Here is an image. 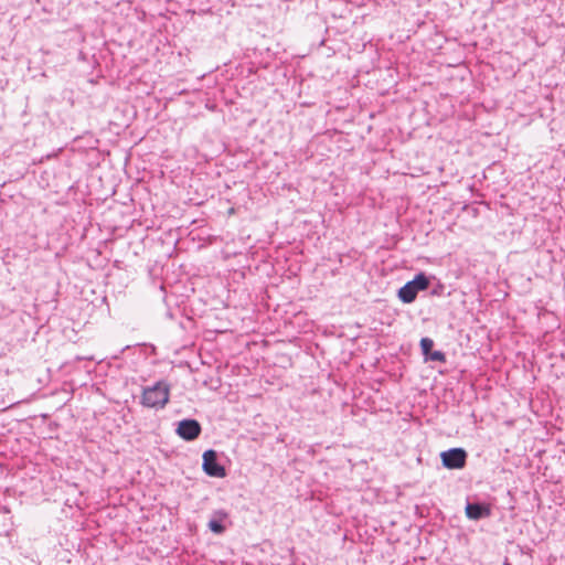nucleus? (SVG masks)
<instances>
[{"label": "nucleus", "instance_id": "4", "mask_svg": "<svg viewBox=\"0 0 565 565\" xmlns=\"http://www.w3.org/2000/svg\"><path fill=\"white\" fill-rule=\"evenodd\" d=\"M203 471L215 478H223L226 475L225 468L217 461V454L213 449H209L203 454Z\"/></svg>", "mask_w": 565, "mask_h": 565}, {"label": "nucleus", "instance_id": "2", "mask_svg": "<svg viewBox=\"0 0 565 565\" xmlns=\"http://www.w3.org/2000/svg\"><path fill=\"white\" fill-rule=\"evenodd\" d=\"M429 278L424 274H417L413 280L407 281L399 288L397 296L404 303H412L419 291L426 290L429 287Z\"/></svg>", "mask_w": 565, "mask_h": 565}, {"label": "nucleus", "instance_id": "8", "mask_svg": "<svg viewBox=\"0 0 565 565\" xmlns=\"http://www.w3.org/2000/svg\"><path fill=\"white\" fill-rule=\"evenodd\" d=\"M434 347V341L429 338H423L420 340V348H422V351L425 355H428V353L430 352V350L433 349Z\"/></svg>", "mask_w": 565, "mask_h": 565}, {"label": "nucleus", "instance_id": "1", "mask_svg": "<svg viewBox=\"0 0 565 565\" xmlns=\"http://www.w3.org/2000/svg\"><path fill=\"white\" fill-rule=\"evenodd\" d=\"M169 385L163 381H159L154 385L143 388L141 404L149 408H163L169 402Z\"/></svg>", "mask_w": 565, "mask_h": 565}, {"label": "nucleus", "instance_id": "5", "mask_svg": "<svg viewBox=\"0 0 565 565\" xmlns=\"http://www.w3.org/2000/svg\"><path fill=\"white\" fill-rule=\"evenodd\" d=\"M175 431L182 439L191 441L201 434V425L195 419H183L179 423Z\"/></svg>", "mask_w": 565, "mask_h": 565}, {"label": "nucleus", "instance_id": "7", "mask_svg": "<svg viewBox=\"0 0 565 565\" xmlns=\"http://www.w3.org/2000/svg\"><path fill=\"white\" fill-rule=\"evenodd\" d=\"M220 519H211L207 523V527L215 534H222L225 531V526L222 524V519L226 516L225 513L218 512Z\"/></svg>", "mask_w": 565, "mask_h": 565}, {"label": "nucleus", "instance_id": "9", "mask_svg": "<svg viewBox=\"0 0 565 565\" xmlns=\"http://www.w3.org/2000/svg\"><path fill=\"white\" fill-rule=\"evenodd\" d=\"M431 361H444L445 354L441 351H435L429 355Z\"/></svg>", "mask_w": 565, "mask_h": 565}, {"label": "nucleus", "instance_id": "6", "mask_svg": "<svg viewBox=\"0 0 565 565\" xmlns=\"http://www.w3.org/2000/svg\"><path fill=\"white\" fill-rule=\"evenodd\" d=\"M466 515L470 520H480L491 515L489 504L480 502H468L466 505Z\"/></svg>", "mask_w": 565, "mask_h": 565}, {"label": "nucleus", "instance_id": "3", "mask_svg": "<svg viewBox=\"0 0 565 565\" xmlns=\"http://www.w3.org/2000/svg\"><path fill=\"white\" fill-rule=\"evenodd\" d=\"M443 466L447 469H461L466 466L467 452L462 448H451L440 454Z\"/></svg>", "mask_w": 565, "mask_h": 565}]
</instances>
